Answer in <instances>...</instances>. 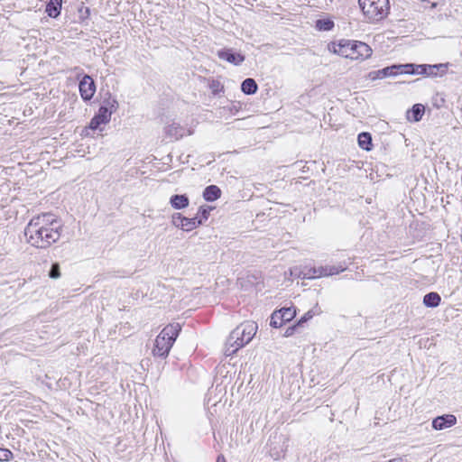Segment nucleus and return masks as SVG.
<instances>
[{
  "instance_id": "1",
  "label": "nucleus",
  "mask_w": 462,
  "mask_h": 462,
  "mask_svg": "<svg viewBox=\"0 0 462 462\" xmlns=\"http://www.w3.org/2000/svg\"><path fill=\"white\" fill-rule=\"evenodd\" d=\"M61 231V222L54 215L44 213L30 220L24 229V236L31 245L45 249L60 239Z\"/></svg>"
},
{
  "instance_id": "2",
  "label": "nucleus",
  "mask_w": 462,
  "mask_h": 462,
  "mask_svg": "<svg viewBox=\"0 0 462 462\" xmlns=\"http://www.w3.org/2000/svg\"><path fill=\"white\" fill-rule=\"evenodd\" d=\"M328 50L337 55L357 61L367 60L373 53L368 44L351 40H340L338 42H332L328 45Z\"/></svg>"
},
{
  "instance_id": "3",
  "label": "nucleus",
  "mask_w": 462,
  "mask_h": 462,
  "mask_svg": "<svg viewBox=\"0 0 462 462\" xmlns=\"http://www.w3.org/2000/svg\"><path fill=\"white\" fill-rule=\"evenodd\" d=\"M258 326L254 321H245L237 326L229 335L226 346L225 355L233 356L240 348L249 344L255 336Z\"/></svg>"
},
{
  "instance_id": "4",
  "label": "nucleus",
  "mask_w": 462,
  "mask_h": 462,
  "mask_svg": "<svg viewBox=\"0 0 462 462\" xmlns=\"http://www.w3.org/2000/svg\"><path fill=\"white\" fill-rule=\"evenodd\" d=\"M181 328L179 323L167 325L157 336L152 353L154 356L166 357L175 342Z\"/></svg>"
},
{
  "instance_id": "5",
  "label": "nucleus",
  "mask_w": 462,
  "mask_h": 462,
  "mask_svg": "<svg viewBox=\"0 0 462 462\" xmlns=\"http://www.w3.org/2000/svg\"><path fill=\"white\" fill-rule=\"evenodd\" d=\"M358 5L369 23L382 21L390 10L389 0H358Z\"/></svg>"
},
{
  "instance_id": "6",
  "label": "nucleus",
  "mask_w": 462,
  "mask_h": 462,
  "mask_svg": "<svg viewBox=\"0 0 462 462\" xmlns=\"http://www.w3.org/2000/svg\"><path fill=\"white\" fill-rule=\"evenodd\" d=\"M346 268L339 265H327L316 267H304L299 273V277L302 279H315L326 277L333 274H337L343 272Z\"/></svg>"
},
{
  "instance_id": "7",
  "label": "nucleus",
  "mask_w": 462,
  "mask_h": 462,
  "mask_svg": "<svg viewBox=\"0 0 462 462\" xmlns=\"http://www.w3.org/2000/svg\"><path fill=\"white\" fill-rule=\"evenodd\" d=\"M172 224L184 231H191L201 225L202 220H198L197 217L189 218L177 213L172 216Z\"/></svg>"
},
{
  "instance_id": "8",
  "label": "nucleus",
  "mask_w": 462,
  "mask_h": 462,
  "mask_svg": "<svg viewBox=\"0 0 462 462\" xmlns=\"http://www.w3.org/2000/svg\"><path fill=\"white\" fill-rule=\"evenodd\" d=\"M79 88L81 97L86 101L90 100L96 92L95 82L93 79L88 75H85L82 78Z\"/></svg>"
},
{
  "instance_id": "9",
  "label": "nucleus",
  "mask_w": 462,
  "mask_h": 462,
  "mask_svg": "<svg viewBox=\"0 0 462 462\" xmlns=\"http://www.w3.org/2000/svg\"><path fill=\"white\" fill-rule=\"evenodd\" d=\"M402 74V65H393L369 73L371 79H384L390 76Z\"/></svg>"
},
{
  "instance_id": "10",
  "label": "nucleus",
  "mask_w": 462,
  "mask_h": 462,
  "mask_svg": "<svg viewBox=\"0 0 462 462\" xmlns=\"http://www.w3.org/2000/svg\"><path fill=\"white\" fill-rule=\"evenodd\" d=\"M457 423V418L452 414H446L435 418L432 421V428L436 430H442L450 428Z\"/></svg>"
},
{
  "instance_id": "11",
  "label": "nucleus",
  "mask_w": 462,
  "mask_h": 462,
  "mask_svg": "<svg viewBox=\"0 0 462 462\" xmlns=\"http://www.w3.org/2000/svg\"><path fill=\"white\" fill-rule=\"evenodd\" d=\"M220 60H226L234 65H240L245 60V56L240 53H234L230 49H224L217 51Z\"/></svg>"
},
{
  "instance_id": "12",
  "label": "nucleus",
  "mask_w": 462,
  "mask_h": 462,
  "mask_svg": "<svg viewBox=\"0 0 462 462\" xmlns=\"http://www.w3.org/2000/svg\"><path fill=\"white\" fill-rule=\"evenodd\" d=\"M186 134V129L176 123H171L165 127V134L171 140H179L182 138Z\"/></svg>"
},
{
  "instance_id": "13",
  "label": "nucleus",
  "mask_w": 462,
  "mask_h": 462,
  "mask_svg": "<svg viewBox=\"0 0 462 462\" xmlns=\"http://www.w3.org/2000/svg\"><path fill=\"white\" fill-rule=\"evenodd\" d=\"M448 63L427 65L426 75L429 77H442L447 73Z\"/></svg>"
},
{
  "instance_id": "14",
  "label": "nucleus",
  "mask_w": 462,
  "mask_h": 462,
  "mask_svg": "<svg viewBox=\"0 0 462 462\" xmlns=\"http://www.w3.org/2000/svg\"><path fill=\"white\" fill-rule=\"evenodd\" d=\"M427 65H415L411 63L402 64V74H419L426 75Z\"/></svg>"
},
{
  "instance_id": "15",
  "label": "nucleus",
  "mask_w": 462,
  "mask_h": 462,
  "mask_svg": "<svg viewBox=\"0 0 462 462\" xmlns=\"http://www.w3.org/2000/svg\"><path fill=\"white\" fill-rule=\"evenodd\" d=\"M220 195L221 190L216 185L208 186L203 192L204 199L210 202L217 200L220 197Z\"/></svg>"
},
{
  "instance_id": "16",
  "label": "nucleus",
  "mask_w": 462,
  "mask_h": 462,
  "mask_svg": "<svg viewBox=\"0 0 462 462\" xmlns=\"http://www.w3.org/2000/svg\"><path fill=\"white\" fill-rule=\"evenodd\" d=\"M424 106L421 104H416L412 106L411 111L407 113V118L410 121L418 122L424 115Z\"/></svg>"
},
{
  "instance_id": "17",
  "label": "nucleus",
  "mask_w": 462,
  "mask_h": 462,
  "mask_svg": "<svg viewBox=\"0 0 462 462\" xmlns=\"http://www.w3.org/2000/svg\"><path fill=\"white\" fill-rule=\"evenodd\" d=\"M62 0H50L46 6V13L51 17H57L60 14Z\"/></svg>"
},
{
  "instance_id": "18",
  "label": "nucleus",
  "mask_w": 462,
  "mask_h": 462,
  "mask_svg": "<svg viewBox=\"0 0 462 462\" xmlns=\"http://www.w3.org/2000/svg\"><path fill=\"white\" fill-rule=\"evenodd\" d=\"M171 205L176 209H181L189 206V199L186 195H174L171 198Z\"/></svg>"
},
{
  "instance_id": "19",
  "label": "nucleus",
  "mask_w": 462,
  "mask_h": 462,
  "mask_svg": "<svg viewBox=\"0 0 462 462\" xmlns=\"http://www.w3.org/2000/svg\"><path fill=\"white\" fill-rule=\"evenodd\" d=\"M257 84L253 79H246L242 82L241 89L246 95H253L257 91Z\"/></svg>"
},
{
  "instance_id": "20",
  "label": "nucleus",
  "mask_w": 462,
  "mask_h": 462,
  "mask_svg": "<svg viewBox=\"0 0 462 462\" xmlns=\"http://www.w3.org/2000/svg\"><path fill=\"white\" fill-rule=\"evenodd\" d=\"M357 141H358V145L360 146V148H362L365 151L371 150L372 137L369 133L363 132V133L359 134Z\"/></svg>"
},
{
  "instance_id": "21",
  "label": "nucleus",
  "mask_w": 462,
  "mask_h": 462,
  "mask_svg": "<svg viewBox=\"0 0 462 462\" xmlns=\"http://www.w3.org/2000/svg\"><path fill=\"white\" fill-rule=\"evenodd\" d=\"M440 300L441 298L437 292L427 293L423 298V303L430 308L439 306Z\"/></svg>"
},
{
  "instance_id": "22",
  "label": "nucleus",
  "mask_w": 462,
  "mask_h": 462,
  "mask_svg": "<svg viewBox=\"0 0 462 462\" xmlns=\"http://www.w3.org/2000/svg\"><path fill=\"white\" fill-rule=\"evenodd\" d=\"M278 311L282 315V321L284 323L291 321L296 315V310L292 308H282Z\"/></svg>"
},
{
  "instance_id": "23",
  "label": "nucleus",
  "mask_w": 462,
  "mask_h": 462,
  "mask_svg": "<svg viewBox=\"0 0 462 462\" xmlns=\"http://www.w3.org/2000/svg\"><path fill=\"white\" fill-rule=\"evenodd\" d=\"M112 114L113 113H111V111L106 109L105 106H101L97 116V119H99V122H102L103 124H106L110 121Z\"/></svg>"
},
{
  "instance_id": "24",
  "label": "nucleus",
  "mask_w": 462,
  "mask_h": 462,
  "mask_svg": "<svg viewBox=\"0 0 462 462\" xmlns=\"http://www.w3.org/2000/svg\"><path fill=\"white\" fill-rule=\"evenodd\" d=\"M284 324L282 321V315H280L279 311H274L271 316L270 325L273 328H280Z\"/></svg>"
},
{
  "instance_id": "25",
  "label": "nucleus",
  "mask_w": 462,
  "mask_h": 462,
  "mask_svg": "<svg viewBox=\"0 0 462 462\" xmlns=\"http://www.w3.org/2000/svg\"><path fill=\"white\" fill-rule=\"evenodd\" d=\"M102 106H105L106 109L111 111V113H114L118 107V103L115 98H108L104 101Z\"/></svg>"
},
{
  "instance_id": "26",
  "label": "nucleus",
  "mask_w": 462,
  "mask_h": 462,
  "mask_svg": "<svg viewBox=\"0 0 462 462\" xmlns=\"http://www.w3.org/2000/svg\"><path fill=\"white\" fill-rule=\"evenodd\" d=\"M49 277L51 279H58L60 277V264L58 263L51 264V267L49 271Z\"/></svg>"
},
{
  "instance_id": "27",
  "label": "nucleus",
  "mask_w": 462,
  "mask_h": 462,
  "mask_svg": "<svg viewBox=\"0 0 462 462\" xmlns=\"http://www.w3.org/2000/svg\"><path fill=\"white\" fill-rule=\"evenodd\" d=\"M317 26L320 29V30H324V31H329L333 28L334 26V23L332 21L330 20H319L317 22Z\"/></svg>"
},
{
  "instance_id": "28",
  "label": "nucleus",
  "mask_w": 462,
  "mask_h": 462,
  "mask_svg": "<svg viewBox=\"0 0 462 462\" xmlns=\"http://www.w3.org/2000/svg\"><path fill=\"white\" fill-rule=\"evenodd\" d=\"M12 458L13 453L9 449L0 448V461H9Z\"/></svg>"
},
{
  "instance_id": "29",
  "label": "nucleus",
  "mask_w": 462,
  "mask_h": 462,
  "mask_svg": "<svg viewBox=\"0 0 462 462\" xmlns=\"http://www.w3.org/2000/svg\"><path fill=\"white\" fill-rule=\"evenodd\" d=\"M314 316V312L312 310H309L307 311L302 317L301 319L299 320L298 322V325L301 324V323H304L308 320H310V319H312Z\"/></svg>"
},
{
  "instance_id": "30",
  "label": "nucleus",
  "mask_w": 462,
  "mask_h": 462,
  "mask_svg": "<svg viewBox=\"0 0 462 462\" xmlns=\"http://www.w3.org/2000/svg\"><path fill=\"white\" fill-rule=\"evenodd\" d=\"M101 124H103V123H102V122H99V119H97V116H94V117L91 119L90 124H89V127H90L91 129H94V130H95V129H97V128H98V126H99Z\"/></svg>"
},
{
  "instance_id": "31",
  "label": "nucleus",
  "mask_w": 462,
  "mask_h": 462,
  "mask_svg": "<svg viewBox=\"0 0 462 462\" xmlns=\"http://www.w3.org/2000/svg\"><path fill=\"white\" fill-rule=\"evenodd\" d=\"M295 329V327H291V328H288L284 333V336L285 337H290L293 334V331Z\"/></svg>"
},
{
  "instance_id": "32",
  "label": "nucleus",
  "mask_w": 462,
  "mask_h": 462,
  "mask_svg": "<svg viewBox=\"0 0 462 462\" xmlns=\"http://www.w3.org/2000/svg\"><path fill=\"white\" fill-rule=\"evenodd\" d=\"M199 212L201 213L202 217L204 219H207L208 218V209L206 208H200L199 209Z\"/></svg>"
},
{
  "instance_id": "33",
  "label": "nucleus",
  "mask_w": 462,
  "mask_h": 462,
  "mask_svg": "<svg viewBox=\"0 0 462 462\" xmlns=\"http://www.w3.org/2000/svg\"><path fill=\"white\" fill-rule=\"evenodd\" d=\"M218 86H219L218 83H215V82L212 83L211 88L214 93H217L218 91Z\"/></svg>"
},
{
  "instance_id": "34",
  "label": "nucleus",
  "mask_w": 462,
  "mask_h": 462,
  "mask_svg": "<svg viewBox=\"0 0 462 462\" xmlns=\"http://www.w3.org/2000/svg\"><path fill=\"white\" fill-rule=\"evenodd\" d=\"M217 462H226V459L223 455H219L217 457Z\"/></svg>"
},
{
  "instance_id": "35",
  "label": "nucleus",
  "mask_w": 462,
  "mask_h": 462,
  "mask_svg": "<svg viewBox=\"0 0 462 462\" xmlns=\"http://www.w3.org/2000/svg\"><path fill=\"white\" fill-rule=\"evenodd\" d=\"M436 6H437V3H432V4H431V8H434V7H436Z\"/></svg>"
},
{
  "instance_id": "36",
  "label": "nucleus",
  "mask_w": 462,
  "mask_h": 462,
  "mask_svg": "<svg viewBox=\"0 0 462 462\" xmlns=\"http://www.w3.org/2000/svg\"><path fill=\"white\" fill-rule=\"evenodd\" d=\"M388 462H400V461L397 459H392V460H389Z\"/></svg>"
}]
</instances>
